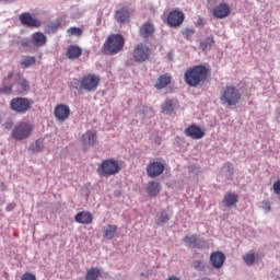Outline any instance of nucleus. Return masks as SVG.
<instances>
[{"instance_id":"bb28decb","label":"nucleus","mask_w":280,"mask_h":280,"mask_svg":"<svg viewBox=\"0 0 280 280\" xmlns=\"http://www.w3.org/2000/svg\"><path fill=\"white\" fill-rule=\"evenodd\" d=\"M161 108L164 115H172V113L176 110V103L174 102V100L167 98L165 102L162 103Z\"/></svg>"},{"instance_id":"39448f33","label":"nucleus","mask_w":280,"mask_h":280,"mask_svg":"<svg viewBox=\"0 0 280 280\" xmlns=\"http://www.w3.org/2000/svg\"><path fill=\"white\" fill-rule=\"evenodd\" d=\"M119 172H121V166L115 159L103 160L97 167V174L103 178H109V176H115Z\"/></svg>"},{"instance_id":"a18cd8bd","label":"nucleus","mask_w":280,"mask_h":280,"mask_svg":"<svg viewBox=\"0 0 280 280\" xmlns=\"http://www.w3.org/2000/svg\"><path fill=\"white\" fill-rule=\"evenodd\" d=\"M0 189H1V191H5V183L0 184Z\"/></svg>"},{"instance_id":"5701e85b","label":"nucleus","mask_w":280,"mask_h":280,"mask_svg":"<svg viewBox=\"0 0 280 280\" xmlns=\"http://www.w3.org/2000/svg\"><path fill=\"white\" fill-rule=\"evenodd\" d=\"M97 141V132L89 130L82 136L83 145H95Z\"/></svg>"},{"instance_id":"1a4fd4ad","label":"nucleus","mask_w":280,"mask_h":280,"mask_svg":"<svg viewBox=\"0 0 280 280\" xmlns=\"http://www.w3.org/2000/svg\"><path fill=\"white\" fill-rule=\"evenodd\" d=\"M151 54L152 50H150V47H148L145 44H139L133 49V60L136 62H145V60H150Z\"/></svg>"},{"instance_id":"cd10ccee","label":"nucleus","mask_w":280,"mask_h":280,"mask_svg":"<svg viewBox=\"0 0 280 280\" xmlns=\"http://www.w3.org/2000/svg\"><path fill=\"white\" fill-rule=\"evenodd\" d=\"M117 235V225L109 224L103 230L104 240H113Z\"/></svg>"},{"instance_id":"58836bf2","label":"nucleus","mask_w":280,"mask_h":280,"mask_svg":"<svg viewBox=\"0 0 280 280\" xmlns=\"http://www.w3.org/2000/svg\"><path fill=\"white\" fill-rule=\"evenodd\" d=\"M21 280H36V275L32 272H25L22 275Z\"/></svg>"},{"instance_id":"f704fd0d","label":"nucleus","mask_w":280,"mask_h":280,"mask_svg":"<svg viewBox=\"0 0 280 280\" xmlns=\"http://www.w3.org/2000/svg\"><path fill=\"white\" fill-rule=\"evenodd\" d=\"M243 260L246 266H253L255 264V254H245Z\"/></svg>"},{"instance_id":"ea45409f","label":"nucleus","mask_w":280,"mask_h":280,"mask_svg":"<svg viewBox=\"0 0 280 280\" xmlns=\"http://www.w3.org/2000/svg\"><path fill=\"white\" fill-rule=\"evenodd\" d=\"M19 45L21 47L27 48V47H32V42H30L27 38H23L19 42Z\"/></svg>"},{"instance_id":"20e7f679","label":"nucleus","mask_w":280,"mask_h":280,"mask_svg":"<svg viewBox=\"0 0 280 280\" xmlns=\"http://www.w3.org/2000/svg\"><path fill=\"white\" fill-rule=\"evenodd\" d=\"M100 82H102L100 75L95 73H89L83 75L80 82H75L74 89H79V91H85L86 93H92L93 91H97Z\"/></svg>"},{"instance_id":"4468645a","label":"nucleus","mask_w":280,"mask_h":280,"mask_svg":"<svg viewBox=\"0 0 280 280\" xmlns=\"http://www.w3.org/2000/svg\"><path fill=\"white\" fill-rule=\"evenodd\" d=\"M12 78H14V72H9L7 77L2 79V86L0 88L1 95H11L14 84H12Z\"/></svg>"},{"instance_id":"37998d69","label":"nucleus","mask_w":280,"mask_h":280,"mask_svg":"<svg viewBox=\"0 0 280 280\" xmlns=\"http://www.w3.org/2000/svg\"><path fill=\"white\" fill-rule=\"evenodd\" d=\"M262 209H264L265 211H270V209H271L270 202L264 201V202H262Z\"/></svg>"},{"instance_id":"c03bdc74","label":"nucleus","mask_w":280,"mask_h":280,"mask_svg":"<svg viewBox=\"0 0 280 280\" xmlns=\"http://www.w3.org/2000/svg\"><path fill=\"white\" fill-rule=\"evenodd\" d=\"M166 280H180V278L176 276H170Z\"/></svg>"},{"instance_id":"49530a36","label":"nucleus","mask_w":280,"mask_h":280,"mask_svg":"<svg viewBox=\"0 0 280 280\" xmlns=\"http://www.w3.org/2000/svg\"><path fill=\"white\" fill-rule=\"evenodd\" d=\"M198 24L199 25H205V22H202V19H199Z\"/></svg>"},{"instance_id":"dca6fc26","label":"nucleus","mask_w":280,"mask_h":280,"mask_svg":"<svg viewBox=\"0 0 280 280\" xmlns=\"http://www.w3.org/2000/svg\"><path fill=\"white\" fill-rule=\"evenodd\" d=\"M212 14L215 19H226V16L231 14V7L228 3L222 2L214 7Z\"/></svg>"},{"instance_id":"de8ad7c7","label":"nucleus","mask_w":280,"mask_h":280,"mask_svg":"<svg viewBox=\"0 0 280 280\" xmlns=\"http://www.w3.org/2000/svg\"><path fill=\"white\" fill-rule=\"evenodd\" d=\"M1 1H8V0H0V2H1Z\"/></svg>"},{"instance_id":"f8f14e48","label":"nucleus","mask_w":280,"mask_h":280,"mask_svg":"<svg viewBox=\"0 0 280 280\" xmlns=\"http://www.w3.org/2000/svg\"><path fill=\"white\" fill-rule=\"evenodd\" d=\"M132 12L135 10L130 9L129 7H122L121 9L115 12V19L117 23H130V16H132Z\"/></svg>"},{"instance_id":"2f4dec72","label":"nucleus","mask_w":280,"mask_h":280,"mask_svg":"<svg viewBox=\"0 0 280 280\" xmlns=\"http://www.w3.org/2000/svg\"><path fill=\"white\" fill-rule=\"evenodd\" d=\"M60 21L50 22L48 25L45 26V34H56L58 30H60Z\"/></svg>"},{"instance_id":"393cba45","label":"nucleus","mask_w":280,"mask_h":280,"mask_svg":"<svg viewBox=\"0 0 280 280\" xmlns=\"http://www.w3.org/2000/svg\"><path fill=\"white\" fill-rule=\"evenodd\" d=\"M168 84H172V75L170 73H165L159 77L156 83H155V89L159 91L165 89L168 86Z\"/></svg>"},{"instance_id":"a19ab883","label":"nucleus","mask_w":280,"mask_h":280,"mask_svg":"<svg viewBox=\"0 0 280 280\" xmlns=\"http://www.w3.org/2000/svg\"><path fill=\"white\" fill-rule=\"evenodd\" d=\"M183 36H184V38H191V36H194V30L192 28H186L183 32Z\"/></svg>"},{"instance_id":"9d476101","label":"nucleus","mask_w":280,"mask_h":280,"mask_svg":"<svg viewBox=\"0 0 280 280\" xmlns=\"http://www.w3.org/2000/svg\"><path fill=\"white\" fill-rule=\"evenodd\" d=\"M185 21V13L180 10H173L168 13L166 23L170 27H180Z\"/></svg>"},{"instance_id":"6e6552de","label":"nucleus","mask_w":280,"mask_h":280,"mask_svg":"<svg viewBox=\"0 0 280 280\" xmlns=\"http://www.w3.org/2000/svg\"><path fill=\"white\" fill-rule=\"evenodd\" d=\"M165 172V163L151 160L147 165V174L149 178H159Z\"/></svg>"},{"instance_id":"2eb2a0df","label":"nucleus","mask_w":280,"mask_h":280,"mask_svg":"<svg viewBox=\"0 0 280 280\" xmlns=\"http://www.w3.org/2000/svg\"><path fill=\"white\" fill-rule=\"evenodd\" d=\"M184 132L186 137L195 140L202 139L205 137V130L197 125L188 126Z\"/></svg>"},{"instance_id":"4be33fe9","label":"nucleus","mask_w":280,"mask_h":280,"mask_svg":"<svg viewBox=\"0 0 280 280\" xmlns=\"http://www.w3.org/2000/svg\"><path fill=\"white\" fill-rule=\"evenodd\" d=\"M32 43L35 47H45L47 45V36L40 32L33 33Z\"/></svg>"},{"instance_id":"4c0bfd02","label":"nucleus","mask_w":280,"mask_h":280,"mask_svg":"<svg viewBox=\"0 0 280 280\" xmlns=\"http://www.w3.org/2000/svg\"><path fill=\"white\" fill-rule=\"evenodd\" d=\"M160 222H162V224H165L166 222H170V215H167V212H165V211L161 212Z\"/></svg>"},{"instance_id":"a878e982","label":"nucleus","mask_w":280,"mask_h":280,"mask_svg":"<svg viewBox=\"0 0 280 280\" xmlns=\"http://www.w3.org/2000/svg\"><path fill=\"white\" fill-rule=\"evenodd\" d=\"M147 194L156 197L158 194H161V184L156 180H150L147 185Z\"/></svg>"},{"instance_id":"a211bd4d","label":"nucleus","mask_w":280,"mask_h":280,"mask_svg":"<svg viewBox=\"0 0 280 280\" xmlns=\"http://www.w3.org/2000/svg\"><path fill=\"white\" fill-rule=\"evenodd\" d=\"M74 220L78 224H93V214L90 211L78 212Z\"/></svg>"},{"instance_id":"c756f323","label":"nucleus","mask_w":280,"mask_h":280,"mask_svg":"<svg viewBox=\"0 0 280 280\" xmlns=\"http://www.w3.org/2000/svg\"><path fill=\"white\" fill-rule=\"evenodd\" d=\"M102 271L97 267H91L85 275V280H97L100 279Z\"/></svg>"},{"instance_id":"0eeeda50","label":"nucleus","mask_w":280,"mask_h":280,"mask_svg":"<svg viewBox=\"0 0 280 280\" xmlns=\"http://www.w3.org/2000/svg\"><path fill=\"white\" fill-rule=\"evenodd\" d=\"M32 106H34V101L25 97H14L10 101V108L14 110V113H20L21 115H25L27 110H32Z\"/></svg>"},{"instance_id":"7ed1b4c3","label":"nucleus","mask_w":280,"mask_h":280,"mask_svg":"<svg viewBox=\"0 0 280 280\" xmlns=\"http://www.w3.org/2000/svg\"><path fill=\"white\" fill-rule=\"evenodd\" d=\"M220 102L223 106H237L242 102V92L235 85H225L220 91Z\"/></svg>"},{"instance_id":"79ce46f5","label":"nucleus","mask_w":280,"mask_h":280,"mask_svg":"<svg viewBox=\"0 0 280 280\" xmlns=\"http://www.w3.org/2000/svg\"><path fill=\"white\" fill-rule=\"evenodd\" d=\"M273 191H275V194H277L278 196H280V179H278L277 182H275V184H273Z\"/></svg>"},{"instance_id":"9b49d317","label":"nucleus","mask_w":280,"mask_h":280,"mask_svg":"<svg viewBox=\"0 0 280 280\" xmlns=\"http://www.w3.org/2000/svg\"><path fill=\"white\" fill-rule=\"evenodd\" d=\"M57 121H67L71 117V108L67 104H58L54 110Z\"/></svg>"},{"instance_id":"e433bc0d","label":"nucleus","mask_w":280,"mask_h":280,"mask_svg":"<svg viewBox=\"0 0 280 280\" xmlns=\"http://www.w3.org/2000/svg\"><path fill=\"white\" fill-rule=\"evenodd\" d=\"M195 270H200L201 272H205L207 265L202 260H197L194 262Z\"/></svg>"},{"instance_id":"f3484780","label":"nucleus","mask_w":280,"mask_h":280,"mask_svg":"<svg viewBox=\"0 0 280 280\" xmlns=\"http://www.w3.org/2000/svg\"><path fill=\"white\" fill-rule=\"evenodd\" d=\"M224 259H226V257L222 252H213L210 255V261L213 268H217V269L222 268V266H224Z\"/></svg>"},{"instance_id":"c85d7f7f","label":"nucleus","mask_w":280,"mask_h":280,"mask_svg":"<svg viewBox=\"0 0 280 280\" xmlns=\"http://www.w3.org/2000/svg\"><path fill=\"white\" fill-rule=\"evenodd\" d=\"M43 148H45V143L43 139H38L30 145L28 150L33 154H38V152H43Z\"/></svg>"},{"instance_id":"7c9ffc66","label":"nucleus","mask_w":280,"mask_h":280,"mask_svg":"<svg viewBox=\"0 0 280 280\" xmlns=\"http://www.w3.org/2000/svg\"><path fill=\"white\" fill-rule=\"evenodd\" d=\"M213 45H215V39L213 36H210L202 40L199 47L202 51H209Z\"/></svg>"},{"instance_id":"c9c22d12","label":"nucleus","mask_w":280,"mask_h":280,"mask_svg":"<svg viewBox=\"0 0 280 280\" xmlns=\"http://www.w3.org/2000/svg\"><path fill=\"white\" fill-rule=\"evenodd\" d=\"M69 36H82V28L80 27H70L67 31Z\"/></svg>"},{"instance_id":"aec40b11","label":"nucleus","mask_w":280,"mask_h":280,"mask_svg":"<svg viewBox=\"0 0 280 280\" xmlns=\"http://www.w3.org/2000/svg\"><path fill=\"white\" fill-rule=\"evenodd\" d=\"M15 84L18 86L16 93H19V95L30 91V82H27L25 78L21 77V74H18Z\"/></svg>"},{"instance_id":"f03ea898","label":"nucleus","mask_w":280,"mask_h":280,"mask_svg":"<svg viewBox=\"0 0 280 280\" xmlns=\"http://www.w3.org/2000/svg\"><path fill=\"white\" fill-rule=\"evenodd\" d=\"M126 45V39L121 34H112L105 40L102 51L106 56H115V54H119L124 49Z\"/></svg>"},{"instance_id":"473e14b6","label":"nucleus","mask_w":280,"mask_h":280,"mask_svg":"<svg viewBox=\"0 0 280 280\" xmlns=\"http://www.w3.org/2000/svg\"><path fill=\"white\" fill-rule=\"evenodd\" d=\"M33 65H36V57L24 56L23 60L20 61V67L23 69H30V67H33Z\"/></svg>"},{"instance_id":"b1692460","label":"nucleus","mask_w":280,"mask_h":280,"mask_svg":"<svg viewBox=\"0 0 280 280\" xmlns=\"http://www.w3.org/2000/svg\"><path fill=\"white\" fill-rule=\"evenodd\" d=\"M66 56L69 60H78V58L82 56V48H80V46L70 45L67 49Z\"/></svg>"},{"instance_id":"6ab92c4d","label":"nucleus","mask_w":280,"mask_h":280,"mask_svg":"<svg viewBox=\"0 0 280 280\" xmlns=\"http://www.w3.org/2000/svg\"><path fill=\"white\" fill-rule=\"evenodd\" d=\"M155 32L154 24L152 22L148 21L139 30L140 36L142 38H150V36H153Z\"/></svg>"},{"instance_id":"423d86ee","label":"nucleus","mask_w":280,"mask_h":280,"mask_svg":"<svg viewBox=\"0 0 280 280\" xmlns=\"http://www.w3.org/2000/svg\"><path fill=\"white\" fill-rule=\"evenodd\" d=\"M32 132H34V125L27 121H22L13 128L11 137L12 139H15V141H25V139L32 137Z\"/></svg>"},{"instance_id":"412c9836","label":"nucleus","mask_w":280,"mask_h":280,"mask_svg":"<svg viewBox=\"0 0 280 280\" xmlns=\"http://www.w3.org/2000/svg\"><path fill=\"white\" fill-rule=\"evenodd\" d=\"M240 202V196L235 192H228L225 194L223 198V205L231 209V207H236V205Z\"/></svg>"},{"instance_id":"ddd939ff","label":"nucleus","mask_w":280,"mask_h":280,"mask_svg":"<svg viewBox=\"0 0 280 280\" xmlns=\"http://www.w3.org/2000/svg\"><path fill=\"white\" fill-rule=\"evenodd\" d=\"M20 21L22 23V25H25L26 27H40V25H43V23L40 22V20L32 16V13L28 12H24L20 15Z\"/></svg>"},{"instance_id":"f257e3e1","label":"nucleus","mask_w":280,"mask_h":280,"mask_svg":"<svg viewBox=\"0 0 280 280\" xmlns=\"http://www.w3.org/2000/svg\"><path fill=\"white\" fill-rule=\"evenodd\" d=\"M207 78H209V69L203 65L188 68L184 74L185 82L192 89H196V86H200V84L207 82Z\"/></svg>"},{"instance_id":"72a5a7b5","label":"nucleus","mask_w":280,"mask_h":280,"mask_svg":"<svg viewBox=\"0 0 280 280\" xmlns=\"http://www.w3.org/2000/svg\"><path fill=\"white\" fill-rule=\"evenodd\" d=\"M185 244L189 246V248H198V235L192 234L191 236H185L184 238Z\"/></svg>"}]
</instances>
